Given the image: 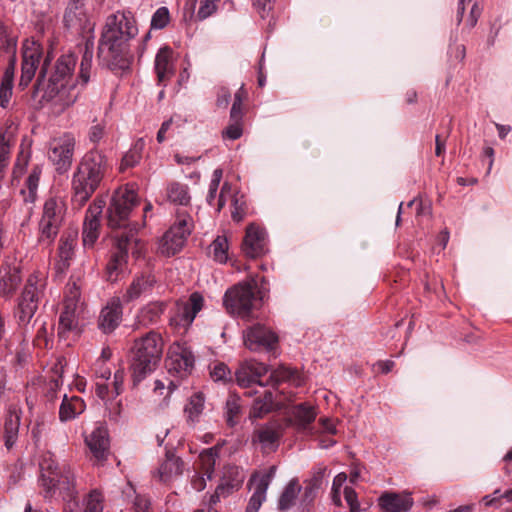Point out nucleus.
<instances>
[{"label":"nucleus","instance_id":"obj_1","mask_svg":"<svg viewBox=\"0 0 512 512\" xmlns=\"http://www.w3.org/2000/svg\"><path fill=\"white\" fill-rule=\"evenodd\" d=\"M137 34L138 28L130 12L109 15L98 41L99 65L115 75L128 72L134 59L129 42Z\"/></svg>","mask_w":512,"mask_h":512},{"label":"nucleus","instance_id":"obj_2","mask_svg":"<svg viewBox=\"0 0 512 512\" xmlns=\"http://www.w3.org/2000/svg\"><path fill=\"white\" fill-rule=\"evenodd\" d=\"M269 291V281L264 276L256 275L227 289L223 305L230 315L250 321L258 317Z\"/></svg>","mask_w":512,"mask_h":512},{"label":"nucleus","instance_id":"obj_3","mask_svg":"<svg viewBox=\"0 0 512 512\" xmlns=\"http://www.w3.org/2000/svg\"><path fill=\"white\" fill-rule=\"evenodd\" d=\"M110 169L107 156L98 148H92L81 158L72 177V201L82 207L100 187Z\"/></svg>","mask_w":512,"mask_h":512},{"label":"nucleus","instance_id":"obj_4","mask_svg":"<svg viewBox=\"0 0 512 512\" xmlns=\"http://www.w3.org/2000/svg\"><path fill=\"white\" fill-rule=\"evenodd\" d=\"M50 53L44 57L37 80L33 86L32 98L38 100L43 105L44 102L53 100L63 89L66 88L72 78L76 57L73 54H65L60 56L51 72L48 80L46 76L48 67L51 63Z\"/></svg>","mask_w":512,"mask_h":512},{"label":"nucleus","instance_id":"obj_5","mask_svg":"<svg viewBox=\"0 0 512 512\" xmlns=\"http://www.w3.org/2000/svg\"><path fill=\"white\" fill-rule=\"evenodd\" d=\"M163 348V338L155 331H149L134 340L130 349L129 364L134 386L157 369L163 355Z\"/></svg>","mask_w":512,"mask_h":512},{"label":"nucleus","instance_id":"obj_6","mask_svg":"<svg viewBox=\"0 0 512 512\" xmlns=\"http://www.w3.org/2000/svg\"><path fill=\"white\" fill-rule=\"evenodd\" d=\"M45 287L46 279L41 273L35 272L28 277L14 311L20 328L25 330L35 315Z\"/></svg>","mask_w":512,"mask_h":512},{"label":"nucleus","instance_id":"obj_7","mask_svg":"<svg viewBox=\"0 0 512 512\" xmlns=\"http://www.w3.org/2000/svg\"><path fill=\"white\" fill-rule=\"evenodd\" d=\"M137 204L138 197L134 189L128 186L116 189L111 196L106 212L108 226L112 229H124L123 231L128 232L131 229L130 214ZM132 229L135 234V227Z\"/></svg>","mask_w":512,"mask_h":512},{"label":"nucleus","instance_id":"obj_8","mask_svg":"<svg viewBox=\"0 0 512 512\" xmlns=\"http://www.w3.org/2000/svg\"><path fill=\"white\" fill-rule=\"evenodd\" d=\"M64 215L65 204L61 199L56 197L46 199L38 224L37 242L40 246L48 248L54 243L63 224Z\"/></svg>","mask_w":512,"mask_h":512},{"label":"nucleus","instance_id":"obj_9","mask_svg":"<svg viewBox=\"0 0 512 512\" xmlns=\"http://www.w3.org/2000/svg\"><path fill=\"white\" fill-rule=\"evenodd\" d=\"M134 231L130 229L122 231L115 235V245L110 255V259L106 265L107 280L115 282L118 279L119 274L124 270L127 259L129 244L134 241Z\"/></svg>","mask_w":512,"mask_h":512},{"label":"nucleus","instance_id":"obj_10","mask_svg":"<svg viewBox=\"0 0 512 512\" xmlns=\"http://www.w3.org/2000/svg\"><path fill=\"white\" fill-rule=\"evenodd\" d=\"M44 49L35 40H25L22 46V65L19 86L25 88L32 81L37 69L41 67Z\"/></svg>","mask_w":512,"mask_h":512},{"label":"nucleus","instance_id":"obj_11","mask_svg":"<svg viewBox=\"0 0 512 512\" xmlns=\"http://www.w3.org/2000/svg\"><path fill=\"white\" fill-rule=\"evenodd\" d=\"M75 138L71 134H64L51 144L49 160L59 174L66 173L71 165L75 150Z\"/></svg>","mask_w":512,"mask_h":512},{"label":"nucleus","instance_id":"obj_12","mask_svg":"<svg viewBox=\"0 0 512 512\" xmlns=\"http://www.w3.org/2000/svg\"><path fill=\"white\" fill-rule=\"evenodd\" d=\"M243 340L250 351H272L278 343V336L266 326L257 323L243 332Z\"/></svg>","mask_w":512,"mask_h":512},{"label":"nucleus","instance_id":"obj_13","mask_svg":"<svg viewBox=\"0 0 512 512\" xmlns=\"http://www.w3.org/2000/svg\"><path fill=\"white\" fill-rule=\"evenodd\" d=\"M242 253L251 259L260 258L268 252L267 232L264 228L250 224L246 228L241 244Z\"/></svg>","mask_w":512,"mask_h":512},{"label":"nucleus","instance_id":"obj_14","mask_svg":"<svg viewBox=\"0 0 512 512\" xmlns=\"http://www.w3.org/2000/svg\"><path fill=\"white\" fill-rule=\"evenodd\" d=\"M194 362V355L189 348L176 345L168 352L165 365L170 374L185 377L191 373Z\"/></svg>","mask_w":512,"mask_h":512},{"label":"nucleus","instance_id":"obj_15","mask_svg":"<svg viewBox=\"0 0 512 512\" xmlns=\"http://www.w3.org/2000/svg\"><path fill=\"white\" fill-rule=\"evenodd\" d=\"M266 373V367L263 364L256 362H245L236 370L235 378L240 387L247 388L245 392L247 396H253L259 393L253 390V386L264 388V384L260 378Z\"/></svg>","mask_w":512,"mask_h":512},{"label":"nucleus","instance_id":"obj_16","mask_svg":"<svg viewBox=\"0 0 512 512\" xmlns=\"http://www.w3.org/2000/svg\"><path fill=\"white\" fill-rule=\"evenodd\" d=\"M104 206L103 200H95L86 211L82 230L84 247H92L99 237L100 216Z\"/></svg>","mask_w":512,"mask_h":512},{"label":"nucleus","instance_id":"obj_17","mask_svg":"<svg viewBox=\"0 0 512 512\" xmlns=\"http://www.w3.org/2000/svg\"><path fill=\"white\" fill-rule=\"evenodd\" d=\"M63 21L66 28L78 33L91 31L94 27L85 11L84 0H69Z\"/></svg>","mask_w":512,"mask_h":512},{"label":"nucleus","instance_id":"obj_18","mask_svg":"<svg viewBox=\"0 0 512 512\" xmlns=\"http://www.w3.org/2000/svg\"><path fill=\"white\" fill-rule=\"evenodd\" d=\"M122 317V301L119 297H113L100 311L98 328L105 334L112 333L120 325Z\"/></svg>","mask_w":512,"mask_h":512},{"label":"nucleus","instance_id":"obj_19","mask_svg":"<svg viewBox=\"0 0 512 512\" xmlns=\"http://www.w3.org/2000/svg\"><path fill=\"white\" fill-rule=\"evenodd\" d=\"M413 504V498L408 492H387L378 497V506L386 512H409Z\"/></svg>","mask_w":512,"mask_h":512},{"label":"nucleus","instance_id":"obj_20","mask_svg":"<svg viewBox=\"0 0 512 512\" xmlns=\"http://www.w3.org/2000/svg\"><path fill=\"white\" fill-rule=\"evenodd\" d=\"M85 443L97 460L106 459L110 445L108 429L102 424L97 425L94 430L85 437Z\"/></svg>","mask_w":512,"mask_h":512},{"label":"nucleus","instance_id":"obj_21","mask_svg":"<svg viewBox=\"0 0 512 512\" xmlns=\"http://www.w3.org/2000/svg\"><path fill=\"white\" fill-rule=\"evenodd\" d=\"M76 301L72 298L64 301V307L59 316L58 336L66 339L71 332L78 330V318L76 316Z\"/></svg>","mask_w":512,"mask_h":512},{"label":"nucleus","instance_id":"obj_22","mask_svg":"<svg viewBox=\"0 0 512 512\" xmlns=\"http://www.w3.org/2000/svg\"><path fill=\"white\" fill-rule=\"evenodd\" d=\"M154 69L159 84H163L174 75L175 67L172 48L163 46L158 50L155 56Z\"/></svg>","mask_w":512,"mask_h":512},{"label":"nucleus","instance_id":"obj_23","mask_svg":"<svg viewBox=\"0 0 512 512\" xmlns=\"http://www.w3.org/2000/svg\"><path fill=\"white\" fill-rule=\"evenodd\" d=\"M40 478L39 480H72L73 473L69 468L59 467V464L51 456H44L39 464Z\"/></svg>","mask_w":512,"mask_h":512},{"label":"nucleus","instance_id":"obj_24","mask_svg":"<svg viewBox=\"0 0 512 512\" xmlns=\"http://www.w3.org/2000/svg\"><path fill=\"white\" fill-rule=\"evenodd\" d=\"M155 283V277L152 275L142 274L135 277L123 294V301L129 303L149 294Z\"/></svg>","mask_w":512,"mask_h":512},{"label":"nucleus","instance_id":"obj_25","mask_svg":"<svg viewBox=\"0 0 512 512\" xmlns=\"http://www.w3.org/2000/svg\"><path fill=\"white\" fill-rule=\"evenodd\" d=\"M21 268L6 264L0 270V295L11 296L21 283Z\"/></svg>","mask_w":512,"mask_h":512},{"label":"nucleus","instance_id":"obj_26","mask_svg":"<svg viewBox=\"0 0 512 512\" xmlns=\"http://www.w3.org/2000/svg\"><path fill=\"white\" fill-rule=\"evenodd\" d=\"M166 199L170 204L181 206L184 209L191 204L190 188L187 184L171 181L165 188Z\"/></svg>","mask_w":512,"mask_h":512},{"label":"nucleus","instance_id":"obj_27","mask_svg":"<svg viewBox=\"0 0 512 512\" xmlns=\"http://www.w3.org/2000/svg\"><path fill=\"white\" fill-rule=\"evenodd\" d=\"M21 411L14 405L9 406L4 423V442L11 449L18 438Z\"/></svg>","mask_w":512,"mask_h":512},{"label":"nucleus","instance_id":"obj_28","mask_svg":"<svg viewBox=\"0 0 512 512\" xmlns=\"http://www.w3.org/2000/svg\"><path fill=\"white\" fill-rule=\"evenodd\" d=\"M185 464L180 457H177L173 451L167 450L164 461L158 468L161 480L177 478L183 474Z\"/></svg>","mask_w":512,"mask_h":512},{"label":"nucleus","instance_id":"obj_29","mask_svg":"<svg viewBox=\"0 0 512 512\" xmlns=\"http://www.w3.org/2000/svg\"><path fill=\"white\" fill-rule=\"evenodd\" d=\"M82 53L80 62V71L78 79L83 86H85L91 77L92 62L94 56V42L93 37L87 38L83 45L79 46Z\"/></svg>","mask_w":512,"mask_h":512},{"label":"nucleus","instance_id":"obj_30","mask_svg":"<svg viewBox=\"0 0 512 512\" xmlns=\"http://www.w3.org/2000/svg\"><path fill=\"white\" fill-rule=\"evenodd\" d=\"M77 244V233L66 232L59 240L58 255L60 258L59 268L67 269L74 257V250Z\"/></svg>","mask_w":512,"mask_h":512},{"label":"nucleus","instance_id":"obj_31","mask_svg":"<svg viewBox=\"0 0 512 512\" xmlns=\"http://www.w3.org/2000/svg\"><path fill=\"white\" fill-rule=\"evenodd\" d=\"M163 302H150L137 313L136 320L139 326L148 327L157 324L165 311Z\"/></svg>","mask_w":512,"mask_h":512},{"label":"nucleus","instance_id":"obj_32","mask_svg":"<svg viewBox=\"0 0 512 512\" xmlns=\"http://www.w3.org/2000/svg\"><path fill=\"white\" fill-rule=\"evenodd\" d=\"M221 447L215 445L213 447L204 449L198 457L199 468L202 471V476L197 480H212L216 460L219 458Z\"/></svg>","mask_w":512,"mask_h":512},{"label":"nucleus","instance_id":"obj_33","mask_svg":"<svg viewBox=\"0 0 512 512\" xmlns=\"http://www.w3.org/2000/svg\"><path fill=\"white\" fill-rule=\"evenodd\" d=\"M204 304L203 296L194 292L190 295L189 301L182 307V309L178 313L179 322L183 326H189L194 321L197 313L201 311Z\"/></svg>","mask_w":512,"mask_h":512},{"label":"nucleus","instance_id":"obj_34","mask_svg":"<svg viewBox=\"0 0 512 512\" xmlns=\"http://www.w3.org/2000/svg\"><path fill=\"white\" fill-rule=\"evenodd\" d=\"M86 405L82 398L78 396L68 397L64 395L62 403L59 408V419L61 422L73 420L82 412H84Z\"/></svg>","mask_w":512,"mask_h":512},{"label":"nucleus","instance_id":"obj_35","mask_svg":"<svg viewBox=\"0 0 512 512\" xmlns=\"http://www.w3.org/2000/svg\"><path fill=\"white\" fill-rule=\"evenodd\" d=\"M42 169L39 165H35L25 180L24 188L20 190L25 204H34L38 197V187Z\"/></svg>","mask_w":512,"mask_h":512},{"label":"nucleus","instance_id":"obj_36","mask_svg":"<svg viewBox=\"0 0 512 512\" xmlns=\"http://www.w3.org/2000/svg\"><path fill=\"white\" fill-rule=\"evenodd\" d=\"M187 239L188 237L169 228L161 239L160 251L165 256H174L183 248Z\"/></svg>","mask_w":512,"mask_h":512},{"label":"nucleus","instance_id":"obj_37","mask_svg":"<svg viewBox=\"0 0 512 512\" xmlns=\"http://www.w3.org/2000/svg\"><path fill=\"white\" fill-rule=\"evenodd\" d=\"M254 400L250 410L249 417L251 419L263 418L274 408V395L270 389H264L262 393Z\"/></svg>","mask_w":512,"mask_h":512},{"label":"nucleus","instance_id":"obj_38","mask_svg":"<svg viewBox=\"0 0 512 512\" xmlns=\"http://www.w3.org/2000/svg\"><path fill=\"white\" fill-rule=\"evenodd\" d=\"M205 406V396L202 392L190 396L184 407V414L188 425L194 427L199 421Z\"/></svg>","mask_w":512,"mask_h":512},{"label":"nucleus","instance_id":"obj_39","mask_svg":"<svg viewBox=\"0 0 512 512\" xmlns=\"http://www.w3.org/2000/svg\"><path fill=\"white\" fill-rule=\"evenodd\" d=\"M44 496L46 498L61 497L70 502L75 497L71 482H44Z\"/></svg>","mask_w":512,"mask_h":512},{"label":"nucleus","instance_id":"obj_40","mask_svg":"<svg viewBox=\"0 0 512 512\" xmlns=\"http://www.w3.org/2000/svg\"><path fill=\"white\" fill-rule=\"evenodd\" d=\"M315 407L309 403H300L294 406L293 416L298 429L304 430L316 419Z\"/></svg>","mask_w":512,"mask_h":512},{"label":"nucleus","instance_id":"obj_41","mask_svg":"<svg viewBox=\"0 0 512 512\" xmlns=\"http://www.w3.org/2000/svg\"><path fill=\"white\" fill-rule=\"evenodd\" d=\"M267 488L268 482L250 483L249 490L252 492V496L249 499L248 506L245 508V512H259L266 500Z\"/></svg>","mask_w":512,"mask_h":512},{"label":"nucleus","instance_id":"obj_42","mask_svg":"<svg viewBox=\"0 0 512 512\" xmlns=\"http://www.w3.org/2000/svg\"><path fill=\"white\" fill-rule=\"evenodd\" d=\"M170 229L189 237L194 229V221L191 214L184 208H178L175 212V222Z\"/></svg>","mask_w":512,"mask_h":512},{"label":"nucleus","instance_id":"obj_43","mask_svg":"<svg viewBox=\"0 0 512 512\" xmlns=\"http://www.w3.org/2000/svg\"><path fill=\"white\" fill-rule=\"evenodd\" d=\"M228 249L229 244L227 238L223 235H218L209 246V255H211L216 262L223 264L228 260Z\"/></svg>","mask_w":512,"mask_h":512},{"label":"nucleus","instance_id":"obj_44","mask_svg":"<svg viewBox=\"0 0 512 512\" xmlns=\"http://www.w3.org/2000/svg\"><path fill=\"white\" fill-rule=\"evenodd\" d=\"M280 437V432L269 425H266L255 432V438L265 448L277 447Z\"/></svg>","mask_w":512,"mask_h":512},{"label":"nucleus","instance_id":"obj_45","mask_svg":"<svg viewBox=\"0 0 512 512\" xmlns=\"http://www.w3.org/2000/svg\"><path fill=\"white\" fill-rule=\"evenodd\" d=\"M104 496L101 491L92 490L82 500V512H103Z\"/></svg>","mask_w":512,"mask_h":512},{"label":"nucleus","instance_id":"obj_46","mask_svg":"<svg viewBox=\"0 0 512 512\" xmlns=\"http://www.w3.org/2000/svg\"><path fill=\"white\" fill-rule=\"evenodd\" d=\"M143 146H144L143 139H139L135 143L134 147L125 153V155L123 156V158L121 160L120 171H124L128 168H132L140 162V160L142 158L141 151L143 149Z\"/></svg>","mask_w":512,"mask_h":512},{"label":"nucleus","instance_id":"obj_47","mask_svg":"<svg viewBox=\"0 0 512 512\" xmlns=\"http://www.w3.org/2000/svg\"><path fill=\"white\" fill-rule=\"evenodd\" d=\"M300 490L301 487L298 485L297 482H290L286 486L282 496L279 497L278 509L284 511L293 506Z\"/></svg>","mask_w":512,"mask_h":512},{"label":"nucleus","instance_id":"obj_48","mask_svg":"<svg viewBox=\"0 0 512 512\" xmlns=\"http://www.w3.org/2000/svg\"><path fill=\"white\" fill-rule=\"evenodd\" d=\"M297 371L291 368L281 367L275 370L270 378L273 386L279 385L281 382L296 381Z\"/></svg>","mask_w":512,"mask_h":512},{"label":"nucleus","instance_id":"obj_49","mask_svg":"<svg viewBox=\"0 0 512 512\" xmlns=\"http://www.w3.org/2000/svg\"><path fill=\"white\" fill-rule=\"evenodd\" d=\"M170 21V13L167 7H159L151 18L152 29H163Z\"/></svg>","mask_w":512,"mask_h":512},{"label":"nucleus","instance_id":"obj_50","mask_svg":"<svg viewBox=\"0 0 512 512\" xmlns=\"http://www.w3.org/2000/svg\"><path fill=\"white\" fill-rule=\"evenodd\" d=\"M225 409L226 422L230 427H233L237 423V417L241 410L238 400L234 398L228 399L226 401Z\"/></svg>","mask_w":512,"mask_h":512},{"label":"nucleus","instance_id":"obj_51","mask_svg":"<svg viewBox=\"0 0 512 512\" xmlns=\"http://www.w3.org/2000/svg\"><path fill=\"white\" fill-rule=\"evenodd\" d=\"M242 198L243 196L238 197L237 195H235L232 199L233 209L231 211V217L235 222L242 221L246 214V204Z\"/></svg>","mask_w":512,"mask_h":512},{"label":"nucleus","instance_id":"obj_52","mask_svg":"<svg viewBox=\"0 0 512 512\" xmlns=\"http://www.w3.org/2000/svg\"><path fill=\"white\" fill-rule=\"evenodd\" d=\"M243 134L242 121L230 120V124L223 130V138L237 140Z\"/></svg>","mask_w":512,"mask_h":512},{"label":"nucleus","instance_id":"obj_53","mask_svg":"<svg viewBox=\"0 0 512 512\" xmlns=\"http://www.w3.org/2000/svg\"><path fill=\"white\" fill-rule=\"evenodd\" d=\"M211 377L214 381L226 382L231 380V371L226 364L220 362L213 367Z\"/></svg>","mask_w":512,"mask_h":512},{"label":"nucleus","instance_id":"obj_54","mask_svg":"<svg viewBox=\"0 0 512 512\" xmlns=\"http://www.w3.org/2000/svg\"><path fill=\"white\" fill-rule=\"evenodd\" d=\"M105 125L102 123H97L92 125L88 132L89 141L94 145L93 148H97L100 141L105 136Z\"/></svg>","mask_w":512,"mask_h":512},{"label":"nucleus","instance_id":"obj_55","mask_svg":"<svg viewBox=\"0 0 512 512\" xmlns=\"http://www.w3.org/2000/svg\"><path fill=\"white\" fill-rule=\"evenodd\" d=\"M277 470L276 465H271L267 468H262L259 470H255L249 480L255 481V480H272L275 477Z\"/></svg>","mask_w":512,"mask_h":512},{"label":"nucleus","instance_id":"obj_56","mask_svg":"<svg viewBox=\"0 0 512 512\" xmlns=\"http://www.w3.org/2000/svg\"><path fill=\"white\" fill-rule=\"evenodd\" d=\"M13 95V84L0 82V107L8 108Z\"/></svg>","mask_w":512,"mask_h":512},{"label":"nucleus","instance_id":"obj_57","mask_svg":"<svg viewBox=\"0 0 512 512\" xmlns=\"http://www.w3.org/2000/svg\"><path fill=\"white\" fill-rule=\"evenodd\" d=\"M343 495L348 507H350V512H361L357 501V495L353 488L345 486L343 488Z\"/></svg>","mask_w":512,"mask_h":512},{"label":"nucleus","instance_id":"obj_58","mask_svg":"<svg viewBox=\"0 0 512 512\" xmlns=\"http://www.w3.org/2000/svg\"><path fill=\"white\" fill-rule=\"evenodd\" d=\"M216 10V5L211 0H201L200 6L197 12V17L200 20H204L211 16Z\"/></svg>","mask_w":512,"mask_h":512},{"label":"nucleus","instance_id":"obj_59","mask_svg":"<svg viewBox=\"0 0 512 512\" xmlns=\"http://www.w3.org/2000/svg\"><path fill=\"white\" fill-rule=\"evenodd\" d=\"M233 488L234 485L231 482L220 483L212 496V503H217L221 497H226Z\"/></svg>","mask_w":512,"mask_h":512},{"label":"nucleus","instance_id":"obj_60","mask_svg":"<svg viewBox=\"0 0 512 512\" xmlns=\"http://www.w3.org/2000/svg\"><path fill=\"white\" fill-rule=\"evenodd\" d=\"M274 0H254L253 5L257 9V11L260 13L262 18H265L268 16L269 12L271 11L273 7Z\"/></svg>","mask_w":512,"mask_h":512},{"label":"nucleus","instance_id":"obj_61","mask_svg":"<svg viewBox=\"0 0 512 512\" xmlns=\"http://www.w3.org/2000/svg\"><path fill=\"white\" fill-rule=\"evenodd\" d=\"M14 70H15V58H14V55H12V56H10L9 64L3 73L1 82L7 83V84L8 83L13 84L14 83Z\"/></svg>","mask_w":512,"mask_h":512},{"label":"nucleus","instance_id":"obj_62","mask_svg":"<svg viewBox=\"0 0 512 512\" xmlns=\"http://www.w3.org/2000/svg\"><path fill=\"white\" fill-rule=\"evenodd\" d=\"M331 476V470L324 464H317L313 469V475L310 480H324Z\"/></svg>","mask_w":512,"mask_h":512},{"label":"nucleus","instance_id":"obj_63","mask_svg":"<svg viewBox=\"0 0 512 512\" xmlns=\"http://www.w3.org/2000/svg\"><path fill=\"white\" fill-rule=\"evenodd\" d=\"M230 99V91L227 88L222 87L218 90L216 105L221 108H226L230 102Z\"/></svg>","mask_w":512,"mask_h":512},{"label":"nucleus","instance_id":"obj_64","mask_svg":"<svg viewBox=\"0 0 512 512\" xmlns=\"http://www.w3.org/2000/svg\"><path fill=\"white\" fill-rule=\"evenodd\" d=\"M134 505L136 512H150V502L145 496H136Z\"/></svg>","mask_w":512,"mask_h":512}]
</instances>
